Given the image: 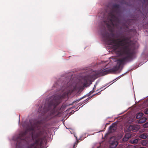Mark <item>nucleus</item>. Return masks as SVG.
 Here are the masks:
<instances>
[{
  "label": "nucleus",
  "mask_w": 148,
  "mask_h": 148,
  "mask_svg": "<svg viewBox=\"0 0 148 148\" xmlns=\"http://www.w3.org/2000/svg\"><path fill=\"white\" fill-rule=\"evenodd\" d=\"M108 41H111L110 45H113L115 49H117L122 46H124L121 49L122 54L126 55L125 57L117 60V65L120 67L125 61L132 60L135 54L134 44L130 40L128 41L129 38L126 37L122 40L120 39H111L110 38L107 37Z\"/></svg>",
  "instance_id": "obj_1"
},
{
  "label": "nucleus",
  "mask_w": 148,
  "mask_h": 148,
  "mask_svg": "<svg viewBox=\"0 0 148 148\" xmlns=\"http://www.w3.org/2000/svg\"><path fill=\"white\" fill-rule=\"evenodd\" d=\"M44 132L40 131L32 135V138L35 140L34 142L30 144L27 148H40L42 146L44 140L45 138V137L39 138L43 135Z\"/></svg>",
  "instance_id": "obj_2"
},
{
  "label": "nucleus",
  "mask_w": 148,
  "mask_h": 148,
  "mask_svg": "<svg viewBox=\"0 0 148 148\" xmlns=\"http://www.w3.org/2000/svg\"><path fill=\"white\" fill-rule=\"evenodd\" d=\"M112 11L110 13L109 16L111 18L110 19V25L114 26V24L113 22L118 23L119 21V19L118 17L117 11L119 10H111Z\"/></svg>",
  "instance_id": "obj_3"
},
{
  "label": "nucleus",
  "mask_w": 148,
  "mask_h": 148,
  "mask_svg": "<svg viewBox=\"0 0 148 148\" xmlns=\"http://www.w3.org/2000/svg\"><path fill=\"white\" fill-rule=\"evenodd\" d=\"M104 5L107 8L110 9H119L120 8V5L116 3H113L112 2L106 3Z\"/></svg>",
  "instance_id": "obj_4"
},
{
  "label": "nucleus",
  "mask_w": 148,
  "mask_h": 148,
  "mask_svg": "<svg viewBox=\"0 0 148 148\" xmlns=\"http://www.w3.org/2000/svg\"><path fill=\"white\" fill-rule=\"evenodd\" d=\"M101 76H103L107 74L111 73L110 69H105L99 70Z\"/></svg>",
  "instance_id": "obj_5"
},
{
  "label": "nucleus",
  "mask_w": 148,
  "mask_h": 148,
  "mask_svg": "<svg viewBox=\"0 0 148 148\" xmlns=\"http://www.w3.org/2000/svg\"><path fill=\"white\" fill-rule=\"evenodd\" d=\"M28 132L27 130L22 132L19 134V137L22 140H25L26 136Z\"/></svg>",
  "instance_id": "obj_6"
},
{
  "label": "nucleus",
  "mask_w": 148,
  "mask_h": 148,
  "mask_svg": "<svg viewBox=\"0 0 148 148\" xmlns=\"http://www.w3.org/2000/svg\"><path fill=\"white\" fill-rule=\"evenodd\" d=\"M28 132L27 130L22 132L19 134V137L22 140H25L26 136Z\"/></svg>",
  "instance_id": "obj_7"
},
{
  "label": "nucleus",
  "mask_w": 148,
  "mask_h": 148,
  "mask_svg": "<svg viewBox=\"0 0 148 148\" xmlns=\"http://www.w3.org/2000/svg\"><path fill=\"white\" fill-rule=\"evenodd\" d=\"M117 125L115 123H113L112 125L110 126L109 128V131L110 132H113L116 130Z\"/></svg>",
  "instance_id": "obj_8"
},
{
  "label": "nucleus",
  "mask_w": 148,
  "mask_h": 148,
  "mask_svg": "<svg viewBox=\"0 0 148 148\" xmlns=\"http://www.w3.org/2000/svg\"><path fill=\"white\" fill-rule=\"evenodd\" d=\"M93 73H94L91 75L92 78L96 79L98 77L101 76L99 70L94 71Z\"/></svg>",
  "instance_id": "obj_9"
},
{
  "label": "nucleus",
  "mask_w": 148,
  "mask_h": 148,
  "mask_svg": "<svg viewBox=\"0 0 148 148\" xmlns=\"http://www.w3.org/2000/svg\"><path fill=\"white\" fill-rule=\"evenodd\" d=\"M120 67L118 66H116L110 69L111 73H112L118 71Z\"/></svg>",
  "instance_id": "obj_10"
},
{
  "label": "nucleus",
  "mask_w": 148,
  "mask_h": 148,
  "mask_svg": "<svg viewBox=\"0 0 148 148\" xmlns=\"http://www.w3.org/2000/svg\"><path fill=\"white\" fill-rule=\"evenodd\" d=\"M118 144V142L116 141H114L111 143L110 148H115Z\"/></svg>",
  "instance_id": "obj_11"
},
{
  "label": "nucleus",
  "mask_w": 148,
  "mask_h": 148,
  "mask_svg": "<svg viewBox=\"0 0 148 148\" xmlns=\"http://www.w3.org/2000/svg\"><path fill=\"white\" fill-rule=\"evenodd\" d=\"M92 78L91 75H88L85 76L84 77V80L86 82L91 80Z\"/></svg>",
  "instance_id": "obj_12"
},
{
  "label": "nucleus",
  "mask_w": 148,
  "mask_h": 148,
  "mask_svg": "<svg viewBox=\"0 0 148 148\" xmlns=\"http://www.w3.org/2000/svg\"><path fill=\"white\" fill-rule=\"evenodd\" d=\"M128 129L134 132H135L137 130L136 127L134 125H130L128 127Z\"/></svg>",
  "instance_id": "obj_13"
},
{
  "label": "nucleus",
  "mask_w": 148,
  "mask_h": 148,
  "mask_svg": "<svg viewBox=\"0 0 148 148\" xmlns=\"http://www.w3.org/2000/svg\"><path fill=\"white\" fill-rule=\"evenodd\" d=\"M147 118L145 117H143L140 118L138 121V123H145L147 120Z\"/></svg>",
  "instance_id": "obj_14"
},
{
  "label": "nucleus",
  "mask_w": 148,
  "mask_h": 148,
  "mask_svg": "<svg viewBox=\"0 0 148 148\" xmlns=\"http://www.w3.org/2000/svg\"><path fill=\"white\" fill-rule=\"evenodd\" d=\"M148 140H144L142 141V145L144 146H147Z\"/></svg>",
  "instance_id": "obj_15"
},
{
  "label": "nucleus",
  "mask_w": 148,
  "mask_h": 148,
  "mask_svg": "<svg viewBox=\"0 0 148 148\" xmlns=\"http://www.w3.org/2000/svg\"><path fill=\"white\" fill-rule=\"evenodd\" d=\"M147 134L144 133L140 135L139 136V137L141 138L145 139L147 138Z\"/></svg>",
  "instance_id": "obj_16"
},
{
  "label": "nucleus",
  "mask_w": 148,
  "mask_h": 148,
  "mask_svg": "<svg viewBox=\"0 0 148 148\" xmlns=\"http://www.w3.org/2000/svg\"><path fill=\"white\" fill-rule=\"evenodd\" d=\"M143 115V114L142 113L140 112L137 114L136 118L137 119H139L141 118Z\"/></svg>",
  "instance_id": "obj_17"
},
{
  "label": "nucleus",
  "mask_w": 148,
  "mask_h": 148,
  "mask_svg": "<svg viewBox=\"0 0 148 148\" xmlns=\"http://www.w3.org/2000/svg\"><path fill=\"white\" fill-rule=\"evenodd\" d=\"M138 142V139H135L133 141H131L132 143L134 145L137 144Z\"/></svg>",
  "instance_id": "obj_18"
},
{
  "label": "nucleus",
  "mask_w": 148,
  "mask_h": 148,
  "mask_svg": "<svg viewBox=\"0 0 148 148\" xmlns=\"http://www.w3.org/2000/svg\"><path fill=\"white\" fill-rule=\"evenodd\" d=\"M125 136L127 137L128 138H129L131 137V134L129 133H127L125 134Z\"/></svg>",
  "instance_id": "obj_19"
},
{
  "label": "nucleus",
  "mask_w": 148,
  "mask_h": 148,
  "mask_svg": "<svg viewBox=\"0 0 148 148\" xmlns=\"http://www.w3.org/2000/svg\"><path fill=\"white\" fill-rule=\"evenodd\" d=\"M143 127L145 128L148 127V122L146 123L143 125Z\"/></svg>",
  "instance_id": "obj_20"
},
{
  "label": "nucleus",
  "mask_w": 148,
  "mask_h": 148,
  "mask_svg": "<svg viewBox=\"0 0 148 148\" xmlns=\"http://www.w3.org/2000/svg\"><path fill=\"white\" fill-rule=\"evenodd\" d=\"M121 3L122 4H125L127 5H129L127 4L125 1L124 0H121Z\"/></svg>",
  "instance_id": "obj_21"
},
{
  "label": "nucleus",
  "mask_w": 148,
  "mask_h": 148,
  "mask_svg": "<svg viewBox=\"0 0 148 148\" xmlns=\"http://www.w3.org/2000/svg\"><path fill=\"white\" fill-rule=\"evenodd\" d=\"M129 138H128L127 137L125 136H124V138H123V141H127Z\"/></svg>",
  "instance_id": "obj_22"
},
{
  "label": "nucleus",
  "mask_w": 148,
  "mask_h": 148,
  "mask_svg": "<svg viewBox=\"0 0 148 148\" xmlns=\"http://www.w3.org/2000/svg\"><path fill=\"white\" fill-rule=\"evenodd\" d=\"M60 114H61L60 112H58V113H57L55 115V116L60 117L61 116Z\"/></svg>",
  "instance_id": "obj_23"
},
{
  "label": "nucleus",
  "mask_w": 148,
  "mask_h": 148,
  "mask_svg": "<svg viewBox=\"0 0 148 148\" xmlns=\"http://www.w3.org/2000/svg\"><path fill=\"white\" fill-rule=\"evenodd\" d=\"M144 113L145 114H148V109H145L144 111Z\"/></svg>",
  "instance_id": "obj_24"
},
{
  "label": "nucleus",
  "mask_w": 148,
  "mask_h": 148,
  "mask_svg": "<svg viewBox=\"0 0 148 148\" xmlns=\"http://www.w3.org/2000/svg\"><path fill=\"white\" fill-rule=\"evenodd\" d=\"M126 148H134L132 146H128Z\"/></svg>",
  "instance_id": "obj_25"
},
{
  "label": "nucleus",
  "mask_w": 148,
  "mask_h": 148,
  "mask_svg": "<svg viewBox=\"0 0 148 148\" xmlns=\"http://www.w3.org/2000/svg\"><path fill=\"white\" fill-rule=\"evenodd\" d=\"M34 128H31L30 129V130H34Z\"/></svg>",
  "instance_id": "obj_26"
},
{
  "label": "nucleus",
  "mask_w": 148,
  "mask_h": 148,
  "mask_svg": "<svg viewBox=\"0 0 148 148\" xmlns=\"http://www.w3.org/2000/svg\"><path fill=\"white\" fill-rule=\"evenodd\" d=\"M118 78H116V79H118Z\"/></svg>",
  "instance_id": "obj_27"
},
{
  "label": "nucleus",
  "mask_w": 148,
  "mask_h": 148,
  "mask_svg": "<svg viewBox=\"0 0 148 148\" xmlns=\"http://www.w3.org/2000/svg\"><path fill=\"white\" fill-rule=\"evenodd\" d=\"M86 85V84H84V85Z\"/></svg>",
  "instance_id": "obj_28"
}]
</instances>
